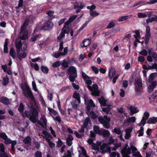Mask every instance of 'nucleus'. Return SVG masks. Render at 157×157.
I'll return each mask as SVG.
<instances>
[{
  "label": "nucleus",
  "mask_w": 157,
  "mask_h": 157,
  "mask_svg": "<svg viewBox=\"0 0 157 157\" xmlns=\"http://www.w3.org/2000/svg\"><path fill=\"white\" fill-rule=\"evenodd\" d=\"M38 112L36 108L33 106L31 105L29 111H25V117H29L30 120L33 123L36 122V117L38 116Z\"/></svg>",
  "instance_id": "obj_1"
},
{
  "label": "nucleus",
  "mask_w": 157,
  "mask_h": 157,
  "mask_svg": "<svg viewBox=\"0 0 157 157\" xmlns=\"http://www.w3.org/2000/svg\"><path fill=\"white\" fill-rule=\"evenodd\" d=\"M83 98L84 100L85 104L86 105V113L89 112L91 110V107H95V104L94 103L92 99L89 100L87 94L86 93H84L83 94Z\"/></svg>",
  "instance_id": "obj_2"
},
{
  "label": "nucleus",
  "mask_w": 157,
  "mask_h": 157,
  "mask_svg": "<svg viewBox=\"0 0 157 157\" xmlns=\"http://www.w3.org/2000/svg\"><path fill=\"white\" fill-rule=\"evenodd\" d=\"M67 74L70 81L74 82L77 77L76 68L74 66L69 67L67 69Z\"/></svg>",
  "instance_id": "obj_3"
},
{
  "label": "nucleus",
  "mask_w": 157,
  "mask_h": 157,
  "mask_svg": "<svg viewBox=\"0 0 157 157\" xmlns=\"http://www.w3.org/2000/svg\"><path fill=\"white\" fill-rule=\"evenodd\" d=\"M134 85L135 86V90L136 95L140 96L143 91L142 83L139 79L135 80Z\"/></svg>",
  "instance_id": "obj_4"
},
{
  "label": "nucleus",
  "mask_w": 157,
  "mask_h": 157,
  "mask_svg": "<svg viewBox=\"0 0 157 157\" xmlns=\"http://www.w3.org/2000/svg\"><path fill=\"white\" fill-rule=\"evenodd\" d=\"M25 90L26 91L24 90L23 92V93L25 96L27 98L29 97L32 100H35V98L29 86L27 85L25 86Z\"/></svg>",
  "instance_id": "obj_5"
},
{
  "label": "nucleus",
  "mask_w": 157,
  "mask_h": 157,
  "mask_svg": "<svg viewBox=\"0 0 157 157\" xmlns=\"http://www.w3.org/2000/svg\"><path fill=\"white\" fill-rule=\"evenodd\" d=\"M74 9L76 10L75 11L77 13H79L81 10L83 8L84 4L83 2H78L77 1H75L74 5Z\"/></svg>",
  "instance_id": "obj_6"
},
{
  "label": "nucleus",
  "mask_w": 157,
  "mask_h": 157,
  "mask_svg": "<svg viewBox=\"0 0 157 157\" xmlns=\"http://www.w3.org/2000/svg\"><path fill=\"white\" fill-rule=\"evenodd\" d=\"M52 23L49 21L45 22L42 26L39 27V29L40 30H50L53 26Z\"/></svg>",
  "instance_id": "obj_7"
},
{
  "label": "nucleus",
  "mask_w": 157,
  "mask_h": 157,
  "mask_svg": "<svg viewBox=\"0 0 157 157\" xmlns=\"http://www.w3.org/2000/svg\"><path fill=\"white\" fill-rule=\"evenodd\" d=\"M82 78L85 81V83L87 84L90 85L92 84V81L90 79V77L87 75L84 72H82Z\"/></svg>",
  "instance_id": "obj_8"
},
{
  "label": "nucleus",
  "mask_w": 157,
  "mask_h": 157,
  "mask_svg": "<svg viewBox=\"0 0 157 157\" xmlns=\"http://www.w3.org/2000/svg\"><path fill=\"white\" fill-rule=\"evenodd\" d=\"M104 118L106 120L105 121L103 124V127L106 129H109L110 126L109 122L111 120L110 118L107 115H104Z\"/></svg>",
  "instance_id": "obj_9"
},
{
  "label": "nucleus",
  "mask_w": 157,
  "mask_h": 157,
  "mask_svg": "<svg viewBox=\"0 0 157 157\" xmlns=\"http://www.w3.org/2000/svg\"><path fill=\"white\" fill-rule=\"evenodd\" d=\"M121 153L122 157H130L128 155H129L131 154V149L130 147H128L127 149H126L124 151L123 149H122L121 151Z\"/></svg>",
  "instance_id": "obj_10"
},
{
  "label": "nucleus",
  "mask_w": 157,
  "mask_h": 157,
  "mask_svg": "<svg viewBox=\"0 0 157 157\" xmlns=\"http://www.w3.org/2000/svg\"><path fill=\"white\" fill-rule=\"evenodd\" d=\"M0 101L6 105H8L10 104L9 99L5 96L0 97Z\"/></svg>",
  "instance_id": "obj_11"
},
{
  "label": "nucleus",
  "mask_w": 157,
  "mask_h": 157,
  "mask_svg": "<svg viewBox=\"0 0 157 157\" xmlns=\"http://www.w3.org/2000/svg\"><path fill=\"white\" fill-rule=\"evenodd\" d=\"M25 108V106L22 103H20L19 106L18 108V110L20 114H22V116L25 118V112L24 113V110Z\"/></svg>",
  "instance_id": "obj_12"
},
{
  "label": "nucleus",
  "mask_w": 157,
  "mask_h": 157,
  "mask_svg": "<svg viewBox=\"0 0 157 157\" xmlns=\"http://www.w3.org/2000/svg\"><path fill=\"white\" fill-rule=\"evenodd\" d=\"M73 98H74L77 101H78V105L81 103L80 95L79 94H78L76 91H75L73 94L72 96Z\"/></svg>",
  "instance_id": "obj_13"
},
{
  "label": "nucleus",
  "mask_w": 157,
  "mask_h": 157,
  "mask_svg": "<svg viewBox=\"0 0 157 157\" xmlns=\"http://www.w3.org/2000/svg\"><path fill=\"white\" fill-rule=\"evenodd\" d=\"M74 138L71 135H68L66 139V143L68 146H71L72 144V140Z\"/></svg>",
  "instance_id": "obj_14"
},
{
  "label": "nucleus",
  "mask_w": 157,
  "mask_h": 157,
  "mask_svg": "<svg viewBox=\"0 0 157 157\" xmlns=\"http://www.w3.org/2000/svg\"><path fill=\"white\" fill-rule=\"evenodd\" d=\"M100 135L103 136L105 137H108L109 136L110 133L109 131L104 129L102 128Z\"/></svg>",
  "instance_id": "obj_15"
},
{
  "label": "nucleus",
  "mask_w": 157,
  "mask_h": 157,
  "mask_svg": "<svg viewBox=\"0 0 157 157\" xmlns=\"http://www.w3.org/2000/svg\"><path fill=\"white\" fill-rule=\"evenodd\" d=\"M28 32L27 31L23 32L21 34H22V35H19V37L20 39L23 40H25L27 38L28 36Z\"/></svg>",
  "instance_id": "obj_16"
},
{
  "label": "nucleus",
  "mask_w": 157,
  "mask_h": 157,
  "mask_svg": "<svg viewBox=\"0 0 157 157\" xmlns=\"http://www.w3.org/2000/svg\"><path fill=\"white\" fill-rule=\"evenodd\" d=\"M83 44L82 46V47H85L89 45L91 43L90 40L89 39H86L83 41Z\"/></svg>",
  "instance_id": "obj_17"
},
{
  "label": "nucleus",
  "mask_w": 157,
  "mask_h": 157,
  "mask_svg": "<svg viewBox=\"0 0 157 157\" xmlns=\"http://www.w3.org/2000/svg\"><path fill=\"white\" fill-rule=\"evenodd\" d=\"M98 101L101 106H107L108 105L106 104L107 101L103 97H102L101 98L99 99Z\"/></svg>",
  "instance_id": "obj_18"
},
{
  "label": "nucleus",
  "mask_w": 157,
  "mask_h": 157,
  "mask_svg": "<svg viewBox=\"0 0 157 157\" xmlns=\"http://www.w3.org/2000/svg\"><path fill=\"white\" fill-rule=\"evenodd\" d=\"M6 152L5 151V146L2 143L0 144V155L1 156L2 155H5Z\"/></svg>",
  "instance_id": "obj_19"
},
{
  "label": "nucleus",
  "mask_w": 157,
  "mask_h": 157,
  "mask_svg": "<svg viewBox=\"0 0 157 157\" xmlns=\"http://www.w3.org/2000/svg\"><path fill=\"white\" fill-rule=\"evenodd\" d=\"M157 122V117H152L150 118L147 123L148 124H154Z\"/></svg>",
  "instance_id": "obj_20"
},
{
  "label": "nucleus",
  "mask_w": 157,
  "mask_h": 157,
  "mask_svg": "<svg viewBox=\"0 0 157 157\" xmlns=\"http://www.w3.org/2000/svg\"><path fill=\"white\" fill-rule=\"evenodd\" d=\"M102 129V128H101L100 129L99 127L97 125L94 126L93 127L94 131L95 133L99 135L101 134V133Z\"/></svg>",
  "instance_id": "obj_21"
},
{
  "label": "nucleus",
  "mask_w": 157,
  "mask_h": 157,
  "mask_svg": "<svg viewBox=\"0 0 157 157\" xmlns=\"http://www.w3.org/2000/svg\"><path fill=\"white\" fill-rule=\"evenodd\" d=\"M78 104V101L76 100H73L71 102V105L72 108L75 110H76L77 109Z\"/></svg>",
  "instance_id": "obj_22"
},
{
  "label": "nucleus",
  "mask_w": 157,
  "mask_h": 157,
  "mask_svg": "<svg viewBox=\"0 0 157 157\" xmlns=\"http://www.w3.org/2000/svg\"><path fill=\"white\" fill-rule=\"evenodd\" d=\"M86 113L88 115H90V118L94 120L97 118L98 116L93 110L90 111L89 112H87V113Z\"/></svg>",
  "instance_id": "obj_23"
},
{
  "label": "nucleus",
  "mask_w": 157,
  "mask_h": 157,
  "mask_svg": "<svg viewBox=\"0 0 157 157\" xmlns=\"http://www.w3.org/2000/svg\"><path fill=\"white\" fill-rule=\"evenodd\" d=\"M18 2V6L15 7V8L17 9L16 11L17 13H19L20 11V10L18 9H20L21 7H23V0H19Z\"/></svg>",
  "instance_id": "obj_24"
},
{
  "label": "nucleus",
  "mask_w": 157,
  "mask_h": 157,
  "mask_svg": "<svg viewBox=\"0 0 157 157\" xmlns=\"http://www.w3.org/2000/svg\"><path fill=\"white\" fill-rule=\"evenodd\" d=\"M77 15H74L71 17L69 19L68 21L65 22V24L66 25H68L71 22L73 21L77 17Z\"/></svg>",
  "instance_id": "obj_25"
},
{
  "label": "nucleus",
  "mask_w": 157,
  "mask_h": 157,
  "mask_svg": "<svg viewBox=\"0 0 157 157\" xmlns=\"http://www.w3.org/2000/svg\"><path fill=\"white\" fill-rule=\"evenodd\" d=\"M157 85V81H154L151 82V84L150 85L148 88L150 90H151V91H153V90L155 88Z\"/></svg>",
  "instance_id": "obj_26"
},
{
  "label": "nucleus",
  "mask_w": 157,
  "mask_h": 157,
  "mask_svg": "<svg viewBox=\"0 0 157 157\" xmlns=\"http://www.w3.org/2000/svg\"><path fill=\"white\" fill-rule=\"evenodd\" d=\"M31 139L30 137L28 136L23 139V142L25 144H31Z\"/></svg>",
  "instance_id": "obj_27"
},
{
  "label": "nucleus",
  "mask_w": 157,
  "mask_h": 157,
  "mask_svg": "<svg viewBox=\"0 0 157 157\" xmlns=\"http://www.w3.org/2000/svg\"><path fill=\"white\" fill-rule=\"evenodd\" d=\"M9 54L13 59H15L16 56L15 52L14 49L12 47L10 49Z\"/></svg>",
  "instance_id": "obj_28"
},
{
  "label": "nucleus",
  "mask_w": 157,
  "mask_h": 157,
  "mask_svg": "<svg viewBox=\"0 0 157 157\" xmlns=\"http://www.w3.org/2000/svg\"><path fill=\"white\" fill-rule=\"evenodd\" d=\"M129 109L132 114L136 113L139 112V110L137 109L136 108L133 107L132 106H130L129 107Z\"/></svg>",
  "instance_id": "obj_29"
},
{
  "label": "nucleus",
  "mask_w": 157,
  "mask_h": 157,
  "mask_svg": "<svg viewBox=\"0 0 157 157\" xmlns=\"http://www.w3.org/2000/svg\"><path fill=\"white\" fill-rule=\"evenodd\" d=\"M46 140L51 148H52L53 147H55V143H53L49 139L47 138H46Z\"/></svg>",
  "instance_id": "obj_30"
},
{
  "label": "nucleus",
  "mask_w": 157,
  "mask_h": 157,
  "mask_svg": "<svg viewBox=\"0 0 157 157\" xmlns=\"http://www.w3.org/2000/svg\"><path fill=\"white\" fill-rule=\"evenodd\" d=\"M27 56L26 53L25 52H23L17 56V57L20 60H21L22 58H25Z\"/></svg>",
  "instance_id": "obj_31"
},
{
  "label": "nucleus",
  "mask_w": 157,
  "mask_h": 157,
  "mask_svg": "<svg viewBox=\"0 0 157 157\" xmlns=\"http://www.w3.org/2000/svg\"><path fill=\"white\" fill-rule=\"evenodd\" d=\"M15 44L16 48H22V43L21 40H19L18 42H17V40H16L15 42Z\"/></svg>",
  "instance_id": "obj_32"
},
{
  "label": "nucleus",
  "mask_w": 157,
  "mask_h": 157,
  "mask_svg": "<svg viewBox=\"0 0 157 157\" xmlns=\"http://www.w3.org/2000/svg\"><path fill=\"white\" fill-rule=\"evenodd\" d=\"M147 120V119H146L144 117H143L141 121L137 124V125L139 126H144L146 124V120Z\"/></svg>",
  "instance_id": "obj_33"
},
{
  "label": "nucleus",
  "mask_w": 157,
  "mask_h": 157,
  "mask_svg": "<svg viewBox=\"0 0 157 157\" xmlns=\"http://www.w3.org/2000/svg\"><path fill=\"white\" fill-rule=\"evenodd\" d=\"M144 128L143 127H141L140 128V129L139 130L137 131V133H139V134L138 135V137H140L141 136H142L144 135Z\"/></svg>",
  "instance_id": "obj_34"
},
{
  "label": "nucleus",
  "mask_w": 157,
  "mask_h": 157,
  "mask_svg": "<svg viewBox=\"0 0 157 157\" xmlns=\"http://www.w3.org/2000/svg\"><path fill=\"white\" fill-rule=\"evenodd\" d=\"M90 121V119L89 117H87L85 119L84 122L83 124V126L85 128H87L88 123Z\"/></svg>",
  "instance_id": "obj_35"
},
{
  "label": "nucleus",
  "mask_w": 157,
  "mask_h": 157,
  "mask_svg": "<svg viewBox=\"0 0 157 157\" xmlns=\"http://www.w3.org/2000/svg\"><path fill=\"white\" fill-rule=\"evenodd\" d=\"M136 118L135 117H129L126 120V122L128 123H133L136 121Z\"/></svg>",
  "instance_id": "obj_36"
},
{
  "label": "nucleus",
  "mask_w": 157,
  "mask_h": 157,
  "mask_svg": "<svg viewBox=\"0 0 157 157\" xmlns=\"http://www.w3.org/2000/svg\"><path fill=\"white\" fill-rule=\"evenodd\" d=\"M41 69L42 72L46 74L48 73L49 70L48 68L44 66H42L41 67Z\"/></svg>",
  "instance_id": "obj_37"
},
{
  "label": "nucleus",
  "mask_w": 157,
  "mask_h": 157,
  "mask_svg": "<svg viewBox=\"0 0 157 157\" xmlns=\"http://www.w3.org/2000/svg\"><path fill=\"white\" fill-rule=\"evenodd\" d=\"M145 36H151L150 28L148 25L147 26L146 28V34Z\"/></svg>",
  "instance_id": "obj_38"
},
{
  "label": "nucleus",
  "mask_w": 157,
  "mask_h": 157,
  "mask_svg": "<svg viewBox=\"0 0 157 157\" xmlns=\"http://www.w3.org/2000/svg\"><path fill=\"white\" fill-rule=\"evenodd\" d=\"M110 157H120V154L118 152H113L110 154Z\"/></svg>",
  "instance_id": "obj_39"
},
{
  "label": "nucleus",
  "mask_w": 157,
  "mask_h": 157,
  "mask_svg": "<svg viewBox=\"0 0 157 157\" xmlns=\"http://www.w3.org/2000/svg\"><path fill=\"white\" fill-rule=\"evenodd\" d=\"M108 107L105 108H102V111L105 112L106 113L108 114L109 113V111L111 109V108L109 107L110 106H107Z\"/></svg>",
  "instance_id": "obj_40"
},
{
  "label": "nucleus",
  "mask_w": 157,
  "mask_h": 157,
  "mask_svg": "<svg viewBox=\"0 0 157 157\" xmlns=\"http://www.w3.org/2000/svg\"><path fill=\"white\" fill-rule=\"evenodd\" d=\"M129 18L128 16H122L120 17L118 20L119 21H124L127 20Z\"/></svg>",
  "instance_id": "obj_41"
},
{
  "label": "nucleus",
  "mask_w": 157,
  "mask_h": 157,
  "mask_svg": "<svg viewBox=\"0 0 157 157\" xmlns=\"http://www.w3.org/2000/svg\"><path fill=\"white\" fill-rule=\"evenodd\" d=\"M99 122L101 124H103L105 121L106 120L104 118V116L103 117L102 116L98 117V118Z\"/></svg>",
  "instance_id": "obj_42"
},
{
  "label": "nucleus",
  "mask_w": 157,
  "mask_h": 157,
  "mask_svg": "<svg viewBox=\"0 0 157 157\" xmlns=\"http://www.w3.org/2000/svg\"><path fill=\"white\" fill-rule=\"evenodd\" d=\"M61 64V63L60 61H57L55 62L52 64V67L53 68H56L59 67Z\"/></svg>",
  "instance_id": "obj_43"
},
{
  "label": "nucleus",
  "mask_w": 157,
  "mask_h": 157,
  "mask_svg": "<svg viewBox=\"0 0 157 157\" xmlns=\"http://www.w3.org/2000/svg\"><path fill=\"white\" fill-rule=\"evenodd\" d=\"M90 15L93 17L97 16L99 14V13L97 12L96 11L90 12Z\"/></svg>",
  "instance_id": "obj_44"
},
{
  "label": "nucleus",
  "mask_w": 157,
  "mask_h": 157,
  "mask_svg": "<svg viewBox=\"0 0 157 157\" xmlns=\"http://www.w3.org/2000/svg\"><path fill=\"white\" fill-rule=\"evenodd\" d=\"M56 143L57 144L56 147L58 148L61 147L63 144L62 141L59 138H58V141H56Z\"/></svg>",
  "instance_id": "obj_45"
},
{
  "label": "nucleus",
  "mask_w": 157,
  "mask_h": 157,
  "mask_svg": "<svg viewBox=\"0 0 157 157\" xmlns=\"http://www.w3.org/2000/svg\"><path fill=\"white\" fill-rule=\"evenodd\" d=\"M53 54L54 55V57L56 58H59L60 56H63L64 55L63 53L60 52L54 53H53Z\"/></svg>",
  "instance_id": "obj_46"
},
{
  "label": "nucleus",
  "mask_w": 157,
  "mask_h": 157,
  "mask_svg": "<svg viewBox=\"0 0 157 157\" xmlns=\"http://www.w3.org/2000/svg\"><path fill=\"white\" fill-rule=\"evenodd\" d=\"M138 17L139 18H142L147 17V14L145 13H139L137 14Z\"/></svg>",
  "instance_id": "obj_47"
},
{
  "label": "nucleus",
  "mask_w": 157,
  "mask_h": 157,
  "mask_svg": "<svg viewBox=\"0 0 157 157\" xmlns=\"http://www.w3.org/2000/svg\"><path fill=\"white\" fill-rule=\"evenodd\" d=\"M100 91L98 90H93L91 94L94 96H98L100 94Z\"/></svg>",
  "instance_id": "obj_48"
},
{
  "label": "nucleus",
  "mask_w": 157,
  "mask_h": 157,
  "mask_svg": "<svg viewBox=\"0 0 157 157\" xmlns=\"http://www.w3.org/2000/svg\"><path fill=\"white\" fill-rule=\"evenodd\" d=\"M113 132L118 135H120L121 133V131L117 127L115 128H114Z\"/></svg>",
  "instance_id": "obj_49"
},
{
  "label": "nucleus",
  "mask_w": 157,
  "mask_h": 157,
  "mask_svg": "<svg viewBox=\"0 0 157 157\" xmlns=\"http://www.w3.org/2000/svg\"><path fill=\"white\" fill-rule=\"evenodd\" d=\"M61 65L65 68H67L68 67L69 64L65 59L62 61V63L61 64Z\"/></svg>",
  "instance_id": "obj_50"
},
{
  "label": "nucleus",
  "mask_w": 157,
  "mask_h": 157,
  "mask_svg": "<svg viewBox=\"0 0 157 157\" xmlns=\"http://www.w3.org/2000/svg\"><path fill=\"white\" fill-rule=\"evenodd\" d=\"M39 35L38 34L33 36L31 38L30 41L31 42H35L37 40V39L39 37Z\"/></svg>",
  "instance_id": "obj_51"
},
{
  "label": "nucleus",
  "mask_w": 157,
  "mask_h": 157,
  "mask_svg": "<svg viewBox=\"0 0 157 157\" xmlns=\"http://www.w3.org/2000/svg\"><path fill=\"white\" fill-rule=\"evenodd\" d=\"M116 74V71H109V76L110 79H111L113 76Z\"/></svg>",
  "instance_id": "obj_52"
},
{
  "label": "nucleus",
  "mask_w": 157,
  "mask_h": 157,
  "mask_svg": "<svg viewBox=\"0 0 157 157\" xmlns=\"http://www.w3.org/2000/svg\"><path fill=\"white\" fill-rule=\"evenodd\" d=\"M156 92H154L153 93L152 95L151 96V97L149 98V99L150 101V103H151V100L152 99L153 100H155L157 99V97L156 95Z\"/></svg>",
  "instance_id": "obj_53"
},
{
  "label": "nucleus",
  "mask_w": 157,
  "mask_h": 157,
  "mask_svg": "<svg viewBox=\"0 0 157 157\" xmlns=\"http://www.w3.org/2000/svg\"><path fill=\"white\" fill-rule=\"evenodd\" d=\"M0 137L4 140H6L7 139V136L5 132L0 133Z\"/></svg>",
  "instance_id": "obj_54"
},
{
  "label": "nucleus",
  "mask_w": 157,
  "mask_h": 157,
  "mask_svg": "<svg viewBox=\"0 0 157 157\" xmlns=\"http://www.w3.org/2000/svg\"><path fill=\"white\" fill-rule=\"evenodd\" d=\"M9 78L6 77V78H4L3 80V84L4 86H6L9 82Z\"/></svg>",
  "instance_id": "obj_55"
},
{
  "label": "nucleus",
  "mask_w": 157,
  "mask_h": 157,
  "mask_svg": "<svg viewBox=\"0 0 157 157\" xmlns=\"http://www.w3.org/2000/svg\"><path fill=\"white\" fill-rule=\"evenodd\" d=\"M115 25V24L113 22H109L108 25L107 26L106 28L110 29L114 27Z\"/></svg>",
  "instance_id": "obj_56"
},
{
  "label": "nucleus",
  "mask_w": 157,
  "mask_h": 157,
  "mask_svg": "<svg viewBox=\"0 0 157 157\" xmlns=\"http://www.w3.org/2000/svg\"><path fill=\"white\" fill-rule=\"evenodd\" d=\"M64 36L65 34H64V33H63L62 31L60 33L59 35L57 37L58 40H59V41H61V39Z\"/></svg>",
  "instance_id": "obj_57"
},
{
  "label": "nucleus",
  "mask_w": 157,
  "mask_h": 157,
  "mask_svg": "<svg viewBox=\"0 0 157 157\" xmlns=\"http://www.w3.org/2000/svg\"><path fill=\"white\" fill-rule=\"evenodd\" d=\"M74 134L77 138L79 139L81 138L84 136V134H79L76 131L74 132Z\"/></svg>",
  "instance_id": "obj_58"
},
{
  "label": "nucleus",
  "mask_w": 157,
  "mask_h": 157,
  "mask_svg": "<svg viewBox=\"0 0 157 157\" xmlns=\"http://www.w3.org/2000/svg\"><path fill=\"white\" fill-rule=\"evenodd\" d=\"M96 8V6L94 5H92L90 6H88L87 7V8L88 9L90 10V12H92L93 10L95 9Z\"/></svg>",
  "instance_id": "obj_59"
},
{
  "label": "nucleus",
  "mask_w": 157,
  "mask_h": 157,
  "mask_svg": "<svg viewBox=\"0 0 157 157\" xmlns=\"http://www.w3.org/2000/svg\"><path fill=\"white\" fill-rule=\"evenodd\" d=\"M155 73H152L149 76V82L153 81L154 79V75Z\"/></svg>",
  "instance_id": "obj_60"
},
{
  "label": "nucleus",
  "mask_w": 157,
  "mask_h": 157,
  "mask_svg": "<svg viewBox=\"0 0 157 157\" xmlns=\"http://www.w3.org/2000/svg\"><path fill=\"white\" fill-rule=\"evenodd\" d=\"M92 147L94 150H98L99 149V146L97 145L95 143H93L92 144Z\"/></svg>",
  "instance_id": "obj_61"
},
{
  "label": "nucleus",
  "mask_w": 157,
  "mask_h": 157,
  "mask_svg": "<svg viewBox=\"0 0 157 157\" xmlns=\"http://www.w3.org/2000/svg\"><path fill=\"white\" fill-rule=\"evenodd\" d=\"M132 155L133 156L136 157H142L139 151H137V152H134L133 153Z\"/></svg>",
  "instance_id": "obj_62"
},
{
  "label": "nucleus",
  "mask_w": 157,
  "mask_h": 157,
  "mask_svg": "<svg viewBox=\"0 0 157 157\" xmlns=\"http://www.w3.org/2000/svg\"><path fill=\"white\" fill-rule=\"evenodd\" d=\"M35 157H42V152L39 151H37L35 153Z\"/></svg>",
  "instance_id": "obj_63"
},
{
  "label": "nucleus",
  "mask_w": 157,
  "mask_h": 157,
  "mask_svg": "<svg viewBox=\"0 0 157 157\" xmlns=\"http://www.w3.org/2000/svg\"><path fill=\"white\" fill-rule=\"evenodd\" d=\"M152 56L155 61L157 63V54L155 52L152 53Z\"/></svg>",
  "instance_id": "obj_64"
}]
</instances>
